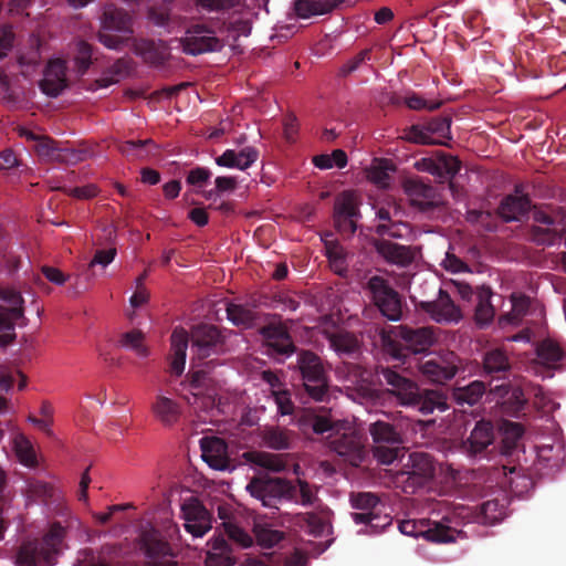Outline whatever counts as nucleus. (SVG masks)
<instances>
[{"mask_svg":"<svg viewBox=\"0 0 566 566\" xmlns=\"http://www.w3.org/2000/svg\"><path fill=\"white\" fill-rule=\"evenodd\" d=\"M398 528L405 535L423 537L432 543H451L460 534L455 528L430 520L401 521Z\"/></svg>","mask_w":566,"mask_h":566,"instance_id":"nucleus-10","label":"nucleus"},{"mask_svg":"<svg viewBox=\"0 0 566 566\" xmlns=\"http://www.w3.org/2000/svg\"><path fill=\"white\" fill-rule=\"evenodd\" d=\"M41 41L38 38L31 39V44L29 50L21 52L18 62L20 66L25 67V71H23V74H27L33 70L40 64L41 62Z\"/></svg>","mask_w":566,"mask_h":566,"instance_id":"nucleus-46","label":"nucleus"},{"mask_svg":"<svg viewBox=\"0 0 566 566\" xmlns=\"http://www.w3.org/2000/svg\"><path fill=\"white\" fill-rule=\"evenodd\" d=\"M181 43L184 52L190 55L217 52L223 46L222 41L216 36L212 30L200 24L188 29Z\"/></svg>","mask_w":566,"mask_h":566,"instance_id":"nucleus-15","label":"nucleus"},{"mask_svg":"<svg viewBox=\"0 0 566 566\" xmlns=\"http://www.w3.org/2000/svg\"><path fill=\"white\" fill-rule=\"evenodd\" d=\"M134 52L139 55L145 63L156 67L163 66L170 55L166 44L144 39L134 41Z\"/></svg>","mask_w":566,"mask_h":566,"instance_id":"nucleus-28","label":"nucleus"},{"mask_svg":"<svg viewBox=\"0 0 566 566\" xmlns=\"http://www.w3.org/2000/svg\"><path fill=\"white\" fill-rule=\"evenodd\" d=\"M103 30L98 32V41L111 50H120L128 42L133 33L130 14L114 4L105 7L102 18Z\"/></svg>","mask_w":566,"mask_h":566,"instance_id":"nucleus-5","label":"nucleus"},{"mask_svg":"<svg viewBox=\"0 0 566 566\" xmlns=\"http://www.w3.org/2000/svg\"><path fill=\"white\" fill-rule=\"evenodd\" d=\"M245 458L254 464L273 472H281L285 469V461L277 454L268 452H247Z\"/></svg>","mask_w":566,"mask_h":566,"instance_id":"nucleus-41","label":"nucleus"},{"mask_svg":"<svg viewBox=\"0 0 566 566\" xmlns=\"http://www.w3.org/2000/svg\"><path fill=\"white\" fill-rule=\"evenodd\" d=\"M116 254L117 250L114 247L108 249H98L95 251V254L91 260L88 266L93 268L95 265H102L105 268L114 261Z\"/></svg>","mask_w":566,"mask_h":566,"instance_id":"nucleus-62","label":"nucleus"},{"mask_svg":"<svg viewBox=\"0 0 566 566\" xmlns=\"http://www.w3.org/2000/svg\"><path fill=\"white\" fill-rule=\"evenodd\" d=\"M395 167L387 160L379 161L368 170V178L375 185L386 188L389 185L390 175L389 171H394Z\"/></svg>","mask_w":566,"mask_h":566,"instance_id":"nucleus-49","label":"nucleus"},{"mask_svg":"<svg viewBox=\"0 0 566 566\" xmlns=\"http://www.w3.org/2000/svg\"><path fill=\"white\" fill-rule=\"evenodd\" d=\"M331 347L339 355H354L359 352L360 343L354 333L337 331L328 335Z\"/></svg>","mask_w":566,"mask_h":566,"instance_id":"nucleus-35","label":"nucleus"},{"mask_svg":"<svg viewBox=\"0 0 566 566\" xmlns=\"http://www.w3.org/2000/svg\"><path fill=\"white\" fill-rule=\"evenodd\" d=\"M272 396L281 416H290L294 412V403L289 390H272Z\"/></svg>","mask_w":566,"mask_h":566,"instance_id":"nucleus-58","label":"nucleus"},{"mask_svg":"<svg viewBox=\"0 0 566 566\" xmlns=\"http://www.w3.org/2000/svg\"><path fill=\"white\" fill-rule=\"evenodd\" d=\"M491 391L503 399V410L512 417H518L527 403V399L525 398L522 388L518 386L502 384L495 386Z\"/></svg>","mask_w":566,"mask_h":566,"instance_id":"nucleus-27","label":"nucleus"},{"mask_svg":"<svg viewBox=\"0 0 566 566\" xmlns=\"http://www.w3.org/2000/svg\"><path fill=\"white\" fill-rule=\"evenodd\" d=\"M154 417L165 427L175 426L181 417V406L174 399L158 394L150 406Z\"/></svg>","mask_w":566,"mask_h":566,"instance_id":"nucleus-29","label":"nucleus"},{"mask_svg":"<svg viewBox=\"0 0 566 566\" xmlns=\"http://www.w3.org/2000/svg\"><path fill=\"white\" fill-rule=\"evenodd\" d=\"M509 500L505 494L501 493V497H494L484 501L480 505L471 509L470 515L472 521L484 525H494L506 516Z\"/></svg>","mask_w":566,"mask_h":566,"instance_id":"nucleus-21","label":"nucleus"},{"mask_svg":"<svg viewBox=\"0 0 566 566\" xmlns=\"http://www.w3.org/2000/svg\"><path fill=\"white\" fill-rule=\"evenodd\" d=\"M329 438V447L333 451L352 465H359L364 459V446L359 434L349 431Z\"/></svg>","mask_w":566,"mask_h":566,"instance_id":"nucleus-19","label":"nucleus"},{"mask_svg":"<svg viewBox=\"0 0 566 566\" xmlns=\"http://www.w3.org/2000/svg\"><path fill=\"white\" fill-rule=\"evenodd\" d=\"M247 491L264 507L277 509L282 500L297 502L296 485L282 478H253Z\"/></svg>","mask_w":566,"mask_h":566,"instance_id":"nucleus-7","label":"nucleus"},{"mask_svg":"<svg viewBox=\"0 0 566 566\" xmlns=\"http://www.w3.org/2000/svg\"><path fill=\"white\" fill-rule=\"evenodd\" d=\"M202 459L210 468L226 471L231 469V461L228 455V444L218 437H203L200 440Z\"/></svg>","mask_w":566,"mask_h":566,"instance_id":"nucleus-22","label":"nucleus"},{"mask_svg":"<svg viewBox=\"0 0 566 566\" xmlns=\"http://www.w3.org/2000/svg\"><path fill=\"white\" fill-rule=\"evenodd\" d=\"M297 368L307 395L316 401H325L329 384L321 357L311 350H301L297 354Z\"/></svg>","mask_w":566,"mask_h":566,"instance_id":"nucleus-6","label":"nucleus"},{"mask_svg":"<svg viewBox=\"0 0 566 566\" xmlns=\"http://www.w3.org/2000/svg\"><path fill=\"white\" fill-rule=\"evenodd\" d=\"M417 306L428 313L438 323L458 322L461 318L460 310L455 306L447 291L438 290V298L420 301Z\"/></svg>","mask_w":566,"mask_h":566,"instance_id":"nucleus-17","label":"nucleus"},{"mask_svg":"<svg viewBox=\"0 0 566 566\" xmlns=\"http://www.w3.org/2000/svg\"><path fill=\"white\" fill-rule=\"evenodd\" d=\"M439 165H441V176L447 175L448 177H454L461 169V161L452 156H443L439 160Z\"/></svg>","mask_w":566,"mask_h":566,"instance_id":"nucleus-64","label":"nucleus"},{"mask_svg":"<svg viewBox=\"0 0 566 566\" xmlns=\"http://www.w3.org/2000/svg\"><path fill=\"white\" fill-rule=\"evenodd\" d=\"M226 311L228 319L235 326L252 327L258 318L255 311L242 304L229 303Z\"/></svg>","mask_w":566,"mask_h":566,"instance_id":"nucleus-38","label":"nucleus"},{"mask_svg":"<svg viewBox=\"0 0 566 566\" xmlns=\"http://www.w3.org/2000/svg\"><path fill=\"white\" fill-rule=\"evenodd\" d=\"M14 451L19 461L29 468H34L38 464L36 454L31 441L20 434L14 439Z\"/></svg>","mask_w":566,"mask_h":566,"instance_id":"nucleus-44","label":"nucleus"},{"mask_svg":"<svg viewBox=\"0 0 566 566\" xmlns=\"http://www.w3.org/2000/svg\"><path fill=\"white\" fill-rule=\"evenodd\" d=\"M66 62L62 59L50 60L44 69L39 87L43 94L57 97L69 85Z\"/></svg>","mask_w":566,"mask_h":566,"instance_id":"nucleus-18","label":"nucleus"},{"mask_svg":"<svg viewBox=\"0 0 566 566\" xmlns=\"http://www.w3.org/2000/svg\"><path fill=\"white\" fill-rule=\"evenodd\" d=\"M462 368V359L453 352L428 359L419 365L421 374L431 382L444 384Z\"/></svg>","mask_w":566,"mask_h":566,"instance_id":"nucleus-12","label":"nucleus"},{"mask_svg":"<svg viewBox=\"0 0 566 566\" xmlns=\"http://www.w3.org/2000/svg\"><path fill=\"white\" fill-rule=\"evenodd\" d=\"M23 318V307L12 306L0 313V331L3 333L14 329V324Z\"/></svg>","mask_w":566,"mask_h":566,"instance_id":"nucleus-55","label":"nucleus"},{"mask_svg":"<svg viewBox=\"0 0 566 566\" xmlns=\"http://www.w3.org/2000/svg\"><path fill=\"white\" fill-rule=\"evenodd\" d=\"M532 201L527 195H506L496 213L504 222L522 221L530 213Z\"/></svg>","mask_w":566,"mask_h":566,"instance_id":"nucleus-25","label":"nucleus"},{"mask_svg":"<svg viewBox=\"0 0 566 566\" xmlns=\"http://www.w3.org/2000/svg\"><path fill=\"white\" fill-rule=\"evenodd\" d=\"M145 335L140 329H132L123 333L118 339V345L134 350L140 357H147L149 352L144 344Z\"/></svg>","mask_w":566,"mask_h":566,"instance_id":"nucleus-42","label":"nucleus"},{"mask_svg":"<svg viewBox=\"0 0 566 566\" xmlns=\"http://www.w3.org/2000/svg\"><path fill=\"white\" fill-rule=\"evenodd\" d=\"M87 156L88 151L85 149H74L70 147L60 146L56 161L66 165H76L81 161L86 160Z\"/></svg>","mask_w":566,"mask_h":566,"instance_id":"nucleus-56","label":"nucleus"},{"mask_svg":"<svg viewBox=\"0 0 566 566\" xmlns=\"http://www.w3.org/2000/svg\"><path fill=\"white\" fill-rule=\"evenodd\" d=\"M65 530L59 523L51 525L42 539L25 542L17 555L18 566H53L61 552Z\"/></svg>","mask_w":566,"mask_h":566,"instance_id":"nucleus-4","label":"nucleus"},{"mask_svg":"<svg viewBox=\"0 0 566 566\" xmlns=\"http://www.w3.org/2000/svg\"><path fill=\"white\" fill-rule=\"evenodd\" d=\"M266 346L272 354L291 355L296 347L287 329L281 325H271L263 329Z\"/></svg>","mask_w":566,"mask_h":566,"instance_id":"nucleus-30","label":"nucleus"},{"mask_svg":"<svg viewBox=\"0 0 566 566\" xmlns=\"http://www.w3.org/2000/svg\"><path fill=\"white\" fill-rule=\"evenodd\" d=\"M366 287L371 294L374 304L386 318L392 322L402 318V297L385 277L371 276Z\"/></svg>","mask_w":566,"mask_h":566,"instance_id":"nucleus-9","label":"nucleus"},{"mask_svg":"<svg viewBox=\"0 0 566 566\" xmlns=\"http://www.w3.org/2000/svg\"><path fill=\"white\" fill-rule=\"evenodd\" d=\"M237 163L240 164V166H238V169L245 170L256 161L259 157V151L253 147H245L240 151H237Z\"/></svg>","mask_w":566,"mask_h":566,"instance_id":"nucleus-63","label":"nucleus"},{"mask_svg":"<svg viewBox=\"0 0 566 566\" xmlns=\"http://www.w3.org/2000/svg\"><path fill=\"white\" fill-rule=\"evenodd\" d=\"M147 145H154L153 139L126 140L118 145V150L126 157H139Z\"/></svg>","mask_w":566,"mask_h":566,"instance_id":"nucleus-59","label":"nucleus"},{"mask_svg":"<svg viewBox=\"0 0 566 566\" xmlns=\"http://www.w3.org/2000/svg\"><path fill=\"white\" fill-rule=\"evenodd\" d=\"M374 248L388 263L396 264L398 266H408L415 260V253L410 247L394 243L386 239L375 240Z\"/></svg>","mask_w":566,"mask_h":566,"instance_id":"nucleus-26","label":"nucleus"},{"mask_svg":"<svg viewBox=\"0 0 566 566\" xmlns=\"http://www.w3.org/2000/svg\"><path fill=\"white\" fill-rule=\"evenodd\" d=\"M130 71V62L127 59H118L114 62V64L108 69V73L112 76H103L98 82L101 86L107 87L114 83H117L120 77H124L129 74Z\"/></svg>","mask_w":566,"mask_h":566,"instance_id":"nucleus-48","label":"nucleus"},{"mask_svg":"<svg viewBox=\"0 0 566 566\" xmlns=\"http://www.w3.org/2000/svg\"><path fill=\"white\" fill-rule=\"evenodd\" d=\"M93 48L81 40L76 43V55L74 57L77 72L84 74L92 64Z\"/></svg>","mask_w":566,"mask_h":566,"instance_id":"nucleus-52","label":"nucleus"},{"mask_svg":"<svg viewBox=\"0 0 566 566\" xmlns=\"http://www.w3.org/2000/svg\"><path fill=\"white\" fill-rule=\"evenodd\" d=\"M185 528L193 537H202L212 527V516L203 504L196 497H190L181 504Z\"/></svg>","mask_w":566,"mask_h":566,"instance_id":"nucleus-16","label":"nucleus"},{"mask_svg":"<svg viewBox=\"0 0 566 566\" xmlns=\"http://www.w3.org/2000/svg\"><path fill=\"white\" fill-rule=\"evenodd\" d=\"M231 331L212 324H198L188 334L191 343V387L199 388L209 373L221 365L219 356L227 353V339Z\"/></svg>","mask_w":566,"mask_h":566,"instance_id":"nucleus-1","label":"nucleus"},{"mask_svg":"<svg viewBox=\"0 0 566 566\" xmlns=\"http://www.w3.org/2000/svg\"><path fill=\"white\" fill-rule=\"evenodd\" d=\"M334 216L360 218L358 201L354 192L344 191L335 199Z\"/></svg>","mask_w":566,"mask_h":566,"instance_id":"nucleus-40","label":"nucleus"},{"mask_svg":"<svg viewBox=\"0 0 566 566\" xmlns=\"http://www.w3.org/2000/svg\"><path fill=\"white\" fill-rule=\"evenodd\" d=\"M349 501L352 507L357 511L375 513L381 507L379 497L371 492L352 493Z\"/></svg>","mask_w":566,"mask_h":566,"instance_id":"nucleus-45","label":"nucleus"},{"mask_svg":"<svg viewBox=\"0 0 566 566\" xmlns=\"http://www.w3.org/2000/svg\"><path fill=\"white\" fill-rule=\"evenodd\" d=\"M429 136L438 135L443 138L450 137L451 118L449 116L434 117L426 124Z\"/></svg>","mask_w":566,"mask_h":566,"instance_id":"nucleus-54","label":"nucleus"},{"mask_svg":"<svg viewBox=\"0 0 566 566\" xmlns=\"http://www.w3.org/2000/svg\"><path fill=\"white\" fill-rule=\"evenodd\" d=\"M536 355L543 365L551 367L562 360L564 350L558 343L547 338L537 344Z\"/></svg>","mask_w":566,"mask_h":566,"instance_id":"nucleus-39","label":"nucleus"},{"mask_svg":"<svg viewBox=\"0 0 566 566\" xmlns=\"http://www.w3.org/2000/svg\"><path fill=\"white\" fill-rule=\"evenodd\" d=\"M222 525L228 538L240 547L248 548L253 544L252 536L237 524L232 522H223Z\"/></svg>","mask_w":566,"mask_h":566,"instance_id":"nucleus-51","label":"nucleus"},{"mask_svg":"<svg viewBox=\"0 0 566 566\" xmlns=\"http://www.w3.org/2000/svg\"><path fill=\"white\" fill-rule=\"evenodd\" d=\"M296 500V503H301L304 506H311L317 500L312 486L301 479H297Z\"/></svg>","mask_w":566,"mask_h":566,"instance_id":"nucleus-60","label":"nucleus"},{"mask_svg":"<svg viewBox=\"0 0 566 566\" xmlns=\"http://www.w3.org/2000/svg\"><path fill=\"white\" fill-rule=\"evenodd\" d=\"M495 439L494 426L491 421L480 420L470 436L462 441V452L471 459H482L488 454L489 447Z\"/></svg>","mask_w":566,"mask_h":566,"instance_id":"nucleus-14","label":"nucleus"},{"mask_svg":"<svg viewBox=\"0 0 566 566\" xmlns=\"http://www.w3.org/2000/svg\"><path fill=\"white\" fill-rule=\"evenodd\" d=\"M403 138L410 143L421 145H430L436 143L433 138L429 136L426 126L420 125H412L409 127L406 130Z\"/></svg>","mask_w":566,"mask_h":566,"instance_id":"nucleus-57","label":"nucleus"},{"mask_svg":"<svg viewBox=\"0 0 566 566\" xmlns=\"http://www.w3.org/2000/svg\"><path fill=\"white\" fill-rule=\"evenodd\" d=\"M407 486H422L434 478L436 465L431 454L412 452L409 454Z\"/></svg>","mask_w":566,"mask_h":566,"instance_id":"nucleus-20","label":"nucleus"},{"mask_svg":"<svg viewBox=\"0 0 566 566\" xmlns=\"http://www.w3.org/2000/svg\"><path fill=\"white\" fill-rule=\"evenodd\" d=\"M377 377L380 385L388 386V392L394 395L401 406L416 409L422 415L432 413L436 409L443 411L448 407L441 392L421 391L415 381L389 367H380Z\"/></svg>","mask_w":566,"mask_h":566,"instance_id":"nucleus-2","label":"nucleus"},{"mask_svg":"<svg viewBox=\"0 0 566 566\" xmlns=\"http://www.w3.org/2000/svg\"><path fill=\"white\" fill-rule=\"evenodd\" d=\"M253 531L258 544L264 548L274 547L285 537L284 532L274 530L268 524H255Z\"/></svg>","mask_w":566,"mask_h":566,"instance_id":"nucleus-43","label":"nucleus"},{"mask_svg":"<svg viewBox=\"0 0 566 566\" xmlns=\"http://www.w3.org/2000/svg\"><path fill=\"white\" fill-rule=\"evenodd\" d=\"M170 371L175 376H180L184 373L186 364V352L189 343L188 332L184 328H175L170 336Z\"/></svg>","mask_w":566,"mask_h":566,"instance_id":"nucleus-31","label":"nucleus"},{"mask_svg":"<svg viewBox=\"0 0 566 566\" xmlns=\"http://www.w3.org/2000/svg\"><path fill=\"white\" fill-rule=\"evenodd\" d=\"M485 384L481 380H474L467 386L457 387L453 390L455 401L463 406L464 403L473 406L480 401L485 392Z\"/></svg>","mask_w":566,"mask_h":566,"instance_id":"nucleus-37","label":"nucleus"},{"mask_svg":"<svg viewBox=\"0 0 566 566\" xmlns=\"http://www.w3.org/2000/svg\"><path fill=\"white\" fill-rule=\"evenodd\" d=\"M344 0H295L294 10L298 18L308 19L331 13Z\"/></svg>","mask_w":566,"mask_h":566,"instance_id":"nucleus-33","label":"nucleus"},{"mask_svg":"<svg viewBox=\"0 0 566 566\" xmlns=\"http://www.w3.org/2000/svg\"><path fill=\"white\" fill-rule=\"evenodd\" d=\"M403 189L413 206L421 210H429L434 207L438 197L437 189L420 178H409L403 182Z\"/></svg>","mask_w":566,"mask_h":566,"instance_id":"nucleus-24","label":"nucleus"},{"mask_svg":"<svg viewBox=\"0 0 566 566\" xmlns=\"http://www.w3.org/2000/svg\"><path fill=\"white\" fill-rule=\"evenodd\" d=\"M492 295V290L485 286L481 287L478 292L474 319L480 327L489 325L494 318L495 310L491 303Z\"/></svg>","mask_w":566,"mask_h":566,"instance_id":"nucleus-36","label":"nucleus"},{"mask_svg":"<svg viewBox=\"0 0 566 566\" xmlns=\"http://www.w3.org/2000/svg\"><path fill=\"white\" fill-rule=\"evenodd\" d=\"M142 549L149 558L150 566H178L174 560V553L170 544L164 539L160 532L149 530L140 536Z\"/></svg>","mask_w":566,"mask_h":566,"instance_id":"nucleus-13","label":"nucleus"},{"mask_svg":"<svg viewBox=\"0 0 566 566\" xmlns=\"http://www.w3.org/2000/svg\"><path fill=\"white\" fill-rule=\"evenodd\" d=\"M373 438V454L381 464H391L401 454L402 439L396 427L386 421H375L368 429Z\"/></svg>","mask_w":566,"mask_h":566,"instance_id":"nucleus-8","label":"nucleus"},{"mask_svg":"<svg viewBox=\"0 0 566 566\" xmlns=\"http://www.w3.org/2000/svg\"><path fill=\"white\" fill-rule=\"evenodd\" d=\"M411 228L407 222L391 221L389 223H379L375 228L378 235L402 239L410 234Z\"/></svg>","mask_w":566,"mask_h":566,"instance_id":"nucleus-50","label":"nucleus"},{"mask_svg":"<svg viewBox=\"0 0 566 566\" xmlns=\"http://www.w3.org/2000/svg\"><path fill=\"white\" fill-rule=\"evenodd\" d=\"M533 220L538 223L531 228L532 240L539 245H554L565 238L566 223L563 219H555L546 211L535 208Z\"/></svg>","mask_w":566,"mask_h":566,"instance_id":"nucleus-11","label":"nucleus"},{"mask_svg":"<svg viewBox=\"0 0 566 566\" xmlns=\"http://www.w3.org/2000/svg\"><path fill=\"white\" fill-rule=\"evenodd\" d=\"M210 551L207 554V566H233L234 557L230 553L228 541L223 536H217L209 542Z\"/></svg>","mask_w":566,"mask_h":566,"instance_id":"nucleus-34","label":"nucleus"},{"mask_svg":"<svg viewBox=\"0 0 566 566\" xmlns=\"http://www.w3.org/2000/svg\"><path fill=\"white\" fill-rule=\"evenodd\" d=\"M484 373L497 380H505L510 377L512 370V361L507 352L502 347L488 349L483 354Z\"/></svg>","mask_w":566,"mask_h":566,"instance_id":"nucleus-23","label":"nucleus"},{"mask_svg":"<svg viewBox=\"0 0 566 566\" xmlns=\"http://www.w3.org/2000/svg\"><path fill=\"white\" fill-rule=\"evenodd\" d=\"M399 337L401 342L394 339L385 331L380 334L385 354L401 363H405V359L411 354L427 352L438 340L436 329L432 326L410 327L401 325L399 326Z\"/></svg>","mask_w":566,"mask_h":566,"instance_id":"nucleus-3","label":"nucleus"},{"mask_svg":"<svg viewBox=\"0 0 566 566\" xmlns=\"http://www.w3.org/2000/svg\"><path fill=\"white\" fill-rule=\"evenodd\" d=\"M295 524L314 536H319L325 528L324 521L315 513L297 514L295 516Z\"/></svg>","mask_w":566,"mask_h":566,"instance_id":"nucleus-47","label":"nucleus"},{"mask_svg":"<svg viewBox=\"0 0 566 566\" xmlns=\"http://www.w3.org/2000/svg\"><path fill=\"white\" fill-rule=\"evenodd\" d=\"M264 446L273 450H289L294 439L293 431L279 426H266L260 432Z\"/></svg>","mask_w":566,"mask_h":566,"instance_id":"nucleus-32","label":"nucleus"},{"mask_svg":"<svg viewBox=\"0 0 566 566\" xmlns=\"http://www.w3.org/2000/svg\"><path fill=\"white\" fill-rule=\"evenodd\" d=\"M35 150L40 157L56 161L60 144L48 136H41L35 145Z\"/></svg>","mask_w":566,"mask_h":566,"instance_id":"nucleus-53","label":"nucleus"},{"mask_svg":"<svg viewBox=\"0 0 566 566\" xmlns=\"http://www.w3.org/2000/svg\"><path fill=\"white\" fill-rule=\"evenodd\" d=\"M370 49L361 50L353 59L348 60L340 69V74L346 76L356 71L363 63L370 59Z\"/></svg>","mask_w":566,"mask_h":566,"instance_id":"nucleus-61","label":"nucleus"}]
</instances>
